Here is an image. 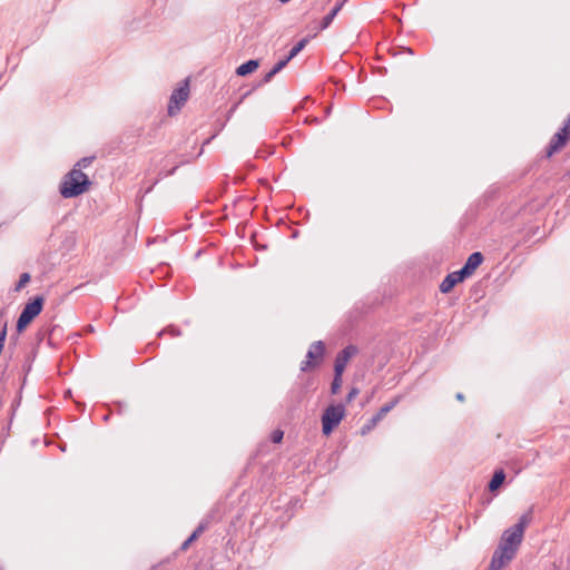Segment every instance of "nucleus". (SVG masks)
<instances>
[{"instance_id": "20", "label": "nucleus", "mask_w": 570, "mask_h": 570, "mask_svg": "<svg viewBox=\"0 0 570 570\" xmlns=\"http://www.w3.org/2000/svg\"><path fill=\"white\" fill-rule=\"evenodd\" d=\"M376 426V424H373V417L368 421L367 424H365L362 429H361V433L362 435H365L367 434L372 429H374Z\"/></svg>"}, {"instance_id": "24", "label": "nucleus", "mask_w": 570, "mask_h": 570, "mask_svg": "<svg viewBox=\"0 0 570 570\" xmlns=\"http://www.w3.org/2000/svg\"><path fill=\"white\" fill-rule=\"evenodd\" d=\"M357 393L358 391L356 389H353L347 395V402H351L357 395Z\"/></svg>"}, {"instance_id": "23", "label": "nucleus", "mask_w": 570, "mask_h": 570, "mask_svg": "<svg viewBox=\"0 0 570 570\" xmlns=\"http://www.w3.org/2000/svg\"><path fill=\"white\" fill-rule=\"evenodd\" d=\"M333 19H334V17L331 13H328L326 17H324L322 28H327L331 24V22L333 21Z\"/></svg>"}, {"instance_id": "11", "label": "nucleus", "mask_w": 570, "mask_h": 570, "mask_svg": "<svg viewBox=\"0 0 570 570\" xmlns=\"http://www.w3.org/2000/svg\"><path fill=\"white\" fill-rule=\"evenodd\" d=\"M259 67V62L257 60H248L247 62L240 65L237 69H236V73L238 76H247L254 71L257 70V68Z\"/></svg>"}, {"instance_id": "8", "label": "nucleus", "mask_w": 570, "mask_h": 570, "mask_svg": "<svg viewBox=\"0 0 570 570\" xmlns=\"http://www.w3.org/2000/svg\"><path fill=\"white\" fill-rule=\"evenodd\" d=\"M357 348L353 345L345 347L335 360V373L338 375H343V372L350 362V360L356 355Z\"/></svg>"}, {"instance_id": "9", "label": "nucleus", "mask_w": 570, "mask_h": 570, "mask_svg": "<svg viewBox=\"0 0 570 570\" xmlns=\"http://www.w3.org/2000/svg\"><path fill=\"white\" fill-rule=\"evenodd\" d=\"M483 256L481 253L475 252L471 254L465 263V265L460 269L461 274H464L465 277L471 276L476 268L482 264Z\"/></svg>"}, {"instance_id": "3", "label": "nucleus", "mask_w": 570, "mask_h": 570, "mask_svg": "<svg viewBox=\"0 0 570 570\" xmlns=\"http://www.w3.org/2000/svg\"><path fill=\"white\" fill-rule=\"evenodd\" d=\"M345 417V409L342 404L330 405L322 415V432L328 436Z\"/></svg>"}, {"instance_id": "15", "label": "nucleus", "mask_w": 570, "mask_h": 570, "mask_svg": "<svg viewBox=\"0 0 570 570\" xmlns=\"http://www.w3.org/2000/svg\"><path fill=\"white\" fill-rule=\"evenodd\" d=\"M504 479H505L504 472H503L502 470L497 471V472L493 474L492 480L490 481L489 489H490L491 491H495V490H497V489H499V488L501 487V484L504 482Z\"/></svg>"}, {"instance_id": "1", "label": "nucleus", "mask_w": 570, "mask_h": 570, "mask_svg": "<svg viewBox=\"0 0 570 570\" xmlns=\"http://www.w3.org/2000/svg\"><path fill=\"white\" fill-rule=\"evenodd\" d=\"M522 539L520 533L514 532L512 529L505 530L492 557L490 569L500 570L505 567L513 559Z\"/></svg>"}, {"instance_id": "13", "label": "nucleus", "mask_w": 570, "mask_h": 570, "mask_svg": "<svg viewBox=\"0 0 570 570\" xmlns=\"http://www.w3.org/2000/svg\"><path fill=\"white\" fill-rule=\"evenodd\" d=\"M396 403L397 399L382 406L380 411L373 416V424H377L381 420H383V417L396 405Z\"/></svg>"}, {"instance_id": "2", "label": "nucleus", "mask_w": 570, "mask_h": 570, "mask_svg": "<svg viewBox=\"0 0 570 570\" xmlns=\"http://www.w3.org/2000/svg\"><path fill=\"white\" fill-rule=\"evenodd\" d=\"M90 185L88 176L79 168H72L60 185V194L65 198H71L85 193Z\"/></svg>"}, {"instance_id": "10", "label": "nucleus", "mask_w": 570, "mask_h": 570, "mask_svg": "<svg viewBox=\"0 0 570 570\" xmlns=\"http://www.w3.org/2000/svg\"><path fill=\"white\" fill-rule=\"evenodd\" d=\"M465 278L464 274H461V271L453 272L443 279L440 285V291L442 293H450L456 284L463 282Z\"/></svg>"}, {"instance_id": "18", "label": "nucleus", "mask_w": 570, "mask_h": 570, "mask_svg": "<svg viewBox=\"0 0 570 570\" xmlns=\"http://www.w3.org/2000/svg\"><path fill=\"white\" fill-rule=\"evenodd\" d=\"M342 386V375H338L335 373L334 380L332 382L331 391L333 394L338 393L340 389Z\"/></svg>"}, {"instance_id": "22", "label": "nucleus", "mask_w": 570, "mask_h": 570, "mask_svg": "<svg viewBox=\"0 0 570 570\" xmlns=\"http://www.w3.org/2000/svg\"><path fill=\"white\" fill-rule=\"evenodd\" d=\"M90 163H91V159H90V158H82L81 160H79V161L76 164L75 168H79V169H81L82 167H87V166H89V165H90Z\"/></svg>"}, {"instance_id": "14", "label": "nucleus", "mask_w": 570, "mask_h": 570, "mask_svg": "<svg viewBox=\"0 0 570 570\" xmlns=\"http://www.w3.org/2000/svg\"><path fill=\"white\" fill-rule=\"evenodd\" d=\"M396 403L397 399L382 406L380 411L373 416V424H377L381 420H383V417L396 405Z\"/></svg>"}, {"instance_id": "21", "label": "nucleus", "mask_w": 570, "mask_h": 570, "mask_svg": "<svg viewBox=\"0 0 570 570\" xmlns=\"http://www.w3.org/2000/svg\"><path fill=\"white\" fill-rule=\"evenodd\" d=\"M283 440V432L279 430H276L272 434V441L274 443H279Z\"/></svg>"}, {"instance_id": "7", "label": "nucleus", "mask_w": 570, "mask_h": 570, "mask_svg": "<svg viewBox=\"0 0 570 570\" xmlns=\"http://www.w3.org/2000/svg\"><path fill=\"white\" fill-rule=\"evenodd\" d=\"M569 139H570V116L568 117L563 128L552 137V139L549 144V147H548V156H551L552 154L560 150L567 144V141Z\"/></svg>"}, {"instance_id": "12", "label": "nucleus", "mask_w": 570, "mask_h": 570, "mask_svg": "<svg viewBox=\"0 0 570 570\" xmlns=\"http://www.w3.org/2000/svg\"><path fill=\"white\" fill-rule=\"evenodd\" d=\"M531 519H532V513H531V511H529L525 514H523L520 518L519 522L511 529L514 532L520 533V535L523 538L524 530L528 527V524L531 522Z\"/></svg>"}, {"instance_id": "6", "label": "nucleus", "mask_w": 570, "mask_h": 570, "mask_svg": "<svg viewBox=\"0 0 570 570\" xmlns=\"http://www.w3.org/2000/svg\"><path fill=\"white\" fill-rule=\"evenodd\" d=\"M188 97L189 83L186 80L183 86H180L173 92L168 105V112L170 115L176 114L181 108V106L187 101Z\"/></svg>"}, {"instance_id": "26", "label": "nucleus", "mask_w": 570, "mask_h": 570, "mask_svg": "<svg viewBox=\"0 0 570 570\" xmlns=\"http://www.w3.org/2000/svg\"><path fill=\"white\" fill-rule=\"evenodd\" d=\"M341 8H342V3L337 4L330 13L333 14V17H335L337 14V12L341 10Z\"/></svg>"}, {"instance_id": "19", "label": "nucleus", "mask_w": 570, "mask_h": 570, "mask_svg": "<svg viewBox=\"0 0 570 570\" xmlns=\"http://www.w3.org/2000/svg\"><path fill=\"white\" fill-rule=\"evenodd\" d=\"M30 282V275L28 273H23L20 276V279L16 286V291L22 289Z\"/></svg>"}, {"instance_id": "25", "label": "nucleus", "mask_w": 570, "mask_h": 570, "mask_svg": "<svg viewBox=\"0 0 570 570\" xmlns=\"http://www.w3.org/2000/svg\"><path fill=\"white\" fill-rule=\"evenodd\" d=\"M341 8H342V3L337 4L330 13L333 14V17H335L337 14V12L341 10Z\"/></svg>"}, {"instance_id": "16", "label": "nucleus", "mask_w": 570, "mask_h": 570, "mask_svg": "<svg viewBox=\"0 0 570 570\" xmlns=\"http://www.w3.org/2000/svg\"><path fill=\"white\" fill-rule=\"evenodd\" d=\"M289 59L286 57L284 60L278 61L274 68L266 75L265 80L269 81L277 72H279L287 63Z\"/></svg>"}, {"instance_id": "4", "label": "nucleus", "mask_w": 570, "mask_h": 570, "mask_svg": "<svg viewBox=\"0 0 570 570\" xmlns=\"http://www.w3.org/2000/svg\"><path fill=\"white\" fill-rule=\"evenodd\" d=\"M43 303V297L37 296L24 306L17 322V331L19 333L23 332L35 320V317L41 313Z\"/></svg>"}, {"instance_id": "5", "label": "nucleus", "mask_w": 570, "mask_h": 570, "mask_svg": "<svg viewBox=\"0 0 570 570\" xmlns=\"http://www.w3.org/2000/svg\"><path fill=\"white\" fill-rule=\"evenodd\" d=\"M324 353L325 346L321 341L312 344L307 352L306 361L302 363V371H308L320 365L323 361Z\"/></svg>"}, {"instance_id": "27", "label": "nucleus", "mask_w": 570, "mask_h": 570, "mask_svg": "<svg viewBox=\"0 0 570 570\" xmlns=\"http://www.w3.org/2000/svg\"><path fill=\"white\" fill-rule=\"evenodd\" d=\"M282 3L288 2L289 0H279Z\"/></svg>"}, {"instance_id": "17", "label": "nucleus", "mask_w": 570, "mask_h": 570, "mask_svg": "<svg viewBox=\"0 0 570 570\" xmlns=\"http://www.w3.org/2000/svg\"><path fill=\"white\" fill-rule=\"evenodd\" d=\"M307 40L306 39H303L301 40L299 42H297L293 48L292 50L289 51V55L287 56V58L289 60H292L295 56L298 55V52L305 47Z\"/></svg>"}]
</instances>
